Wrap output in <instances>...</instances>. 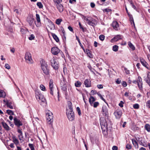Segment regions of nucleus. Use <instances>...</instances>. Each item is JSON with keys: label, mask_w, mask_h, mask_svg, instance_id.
I'll return each instance as SVG.
<instances>
[{"label": "nucleus", "mask_w": 150, "mask_h": 150, "mask_svg": "<svg viewBox=\"0 0 150 150\" xmlns=\"http://www.w3.org/2000/svg\"><path fill=\"white\" fill-rule=\"evenodd\" d=\"M100 124L103 132L110 130L112 128V124L110 121L107 118L105 119L103 118L100 119Z\"/></svg>", "instance_id": "f257e3e1"}, {"label": "nucleus", "mask_w": 150, "mask_h": 150, "mask_svg": "<svg viewBox=\"0 0 150 150\" xmlns=\"http://www.w3.org/2000/svg\"><path fill=\"white\" fill-rule=\"evenodd\" d=\"M35 94L37 100L40 103L41 105H44L46 104L45 98L39 91H35Z\"/></svg>", "instance_id": "f03ea898"}, {"label": "nucleus", "mask_w": 150, "mask_h": 150, "mask_svg": "<svg viewBox=\"0 0 150 150\" xmlns=\"http://www.w3.org/2000/svg\"><path fill=\"white\" fill-rule=\"evenodd\" d=\"M40 63L41 69L43 73L46 75H49V70L47 63L44 60L42 59L40 61Z\"/></svg>", "instance_id": "7ed1b4c3"}, {"label": "nucleus", "mask_w": 150, "mask_h": 150, "mask_svg": "<svg viewBox=\"0 0 150 150\" xmlns=\"http://www.w3.org/2000/svg\"><path fill=\"white\" fill-rule=\"evenodd\" d=\"M84 19L86 21L88 25H90L94 26L95 25H96L97 23V21L95 19L91 17L87 18L85 16L84 17Z\"/></svg>", "instance_id": "20e7f679"}, {"label": "nucleus", "mask_w": 150, "mask_h": 150, "mask_svg": "<svg viewBox=\"0 0 150 150\" xmlns=\"http://www.w3.org/2000/svg\"><path fill=\"white\" fill-rule=\"evenodd\" d=\"M13 122L15 125L17 127V129H20V126H22L23 125L22 121L19 119L15 117L13 119Z\"/></svg>", "instance_id": "39448f33"}, {"label": "nucleus", "mask_w": 150, "mask_h": 150, "mask_svg": "<svg viewBox=\"0 0 150 150\" xmlns=\"http://www.w3.org/2000/svg\"><path fill=\"white\" fill-rule=\"evenodd\" d=\"M25 59L26 62L29 63H32L33 62V59L31 53L29 52H26L25 54Z\"/></svg>", "instance_id": "423d86ee"}, {"label": "nucleus", "mask_w": 150, "mask_h": 150, "mask_svg": "<svg viewBox=\"0 0 150 150\" xmlns=\"http://www.w3.org/2000/svg\"><path fill=\"white\" fill-rule=\"evenodd\" d=\"M67 117L70 121H73L75 118V116L73 111L66 112Z\"/></svg>", "instance_id": "0eeeda50"}, {"label": "nucleus", "mask_w": 150, "mask_h": 150, "mask_svg": "<svg viewBox=\"0 0 150 150\" xmlns=\"http://www.w3.org/2000/svg\"><path fill=\"white\" fill-rule=\"evenodd\" d=\"M51 61V65L53 68L55 69H57L59 66L58 61L54 59Z\"/></svg>", "instance_id": "6e6552de"}, {"label": "nucleus", "mask_w": 150, "mask_h": 150, "mask_svg": "<svg viewBox=\"0 0 150 150\" xmlns=\"http://www.w3.org/2000/svg\"><path fill=\"white\" fill-rule=\"evenodd\" d=\"M46 118L48 121L50 122V123L53 122V114L50 111H48V112L46 113Z\"/></svg>", "instance_id": "1a4fd4ad"}, {"label": "nucleus", "mask_w": 150, "mask_h": 150, "mask_svg": "<svg viewBox=\"0 0 150 150\" xmlns=\"http://www.w3.org/2000/svg\"><path fill=\"white\" fill-rule=\"evenodd\" d=\"M138 140L137 139V140L140 145L145 147H147V146L146 142L144 139H140L139 138H138Z\"/></svg>", "instance_id": "9d476101"}, {"label": "nucleus", "mask_w": 150, "mask_h": 150, "mask_svg": "<svg viewBox=\"0 0 150 150\" xmlns=\"http://www.w3.org/2000/svg\"><path fill=\"white\" fill-rule=\"evenodd\" d=\"M122 39V36L120 35H118L115 36L113 38L111 39L110 40V42H111L112 43L115 42L119 40Z\"/></svg>", "instance_id": "9b49d317"}, {"label": "nucleus", "mask_w": 150, "mask_h": 150, "mask_svg": "<svg viewBox=\"0 0 150 150\" xmlns=\"http://www.w3.org/2000/svg\"><path fill=\"white\" fill-rule=\"evenodd\" d=\"M137 82L138 86L140 90H142L143 84L142 83V78L140 76H139L138 77Z\"/></svg>", "instance_id": "f8f14e48"}, {"label": "nucleus", "mask_w": 150, "mask_h": 150, "mask_svg": "<svg viewBox=\"0 0 150 150\" xmlns=\"http://www.w3.org/2000/svg\"><path fill=\"white\" fill-rule=\"evenodd\" d=\"M102 112L103 115L106 117H108V109L105 106H103L102 107Z\"/></svg>", "instance_id": "ddd939ff"}, {"label": "nucleus", "mask_w": 150, "mask_h": 150, "mask_svg": "<svg viewBox=\"0 0 150 150\" xmlns=\"http://www.w3.org/2000/svg\"><path fill=\"white\" fill-rule=\"evenodd\" d=\"M114 114L117 118H120L122 115L121 111L119 109H117L115 112Z\"/></svg>", "instance_id": "4468645a"}, {"label": "nucleus", "mask_w": 150, "mask_h": 150, "mask_svg": "<svg viewBox=\"0 0 150 150\" xmlns=\"http://www.w3.org/2000/svg\"><path fill=\"white\" fill-rule=\"evenodd\" d=\"M51 52L53 54L56 55L59 52V50L57 47H54L52 48Z\"/></svg>", "instance_id": "2eb2a0df"}, {"label": "nucleus", "mask_w": 150, "mask_h": 150, "mask_svg": "<svg viewBox=\"0 0 150 150\" xmlns=\"http://www.w3.org/2000/svg\"><path fill=\"white\" fill-rule=\"evenodd\" d=\"M72 111H73V110L72 107V103L70 101H69L68 102V106L66 109V112Z\"/></svg>", "instance_id": "dca6fc26"}, {"label": "nucleus", "mask_w": 150, "mask_h": 150, "mask_svg": "<svg viewBox=\"0 0 150 150\" xmlns=\"http://www.w3.org/2000/svg\"><path fill=\"white\" fill-rule=\"evenodd\" d=\"M34 20L33 18L30 16H29L27 17L26 21L28 23L29 25L32 26L33 22Z\"/></svg>", "instance_id": "f3484780"}, {"label": "nucleus", "mask_w": 150, "mask_h": 150, "mask_svg": "<svg viewBox=\"0 0 150 150\" xmlns=\"http://www.w3.org/2000/svg\"><path fill=\"white\" fill-rule=\"evenodd\" d=\"M84 84L86 87H89L91 86V81L89 79H86L84 81Z\"/></svg>", "instance_id": "a211bd4d"}, {"label": "nucleus", "mask_w": 150, "mask_h": 150, "mask_svg": "<svg viewBox=\"0 0 150 150\" xmlns=\"http://www.w3.org/2000/svg\"><path fill=\"white\" fill-rule=\"evenodd\" d=\"M112 26L113 28L116 30H118L119 29V24L116 21L113 22L112 23Z\"/></svg>", "instance_id": "6ab92c4d"}, {"label": "nucleus", "mask_w": 150, "mask_h": 150, "mask_svg": "<svg viewBox=\"0 0 150 150\" xmlns=\"http://www.w3.org/2000/svg\"><path fill=\"white\" fill-rule=\"evenodd\" d=\"M22 129H18L17 130V132L19 134L18 135L19 139L20 140H22L23 139V133L21 131Z\"/></svg>", "instance_id": "aec40b11"}, {"label": "nucleus", "mask_w": 150, "mask_h": 150, "mask_svg": "<svg viewBox=\"0 0 150 150\" xmlns=\"http://www.w3.org/2000/svg\"><path fill=\"white\" fill-rule=\"evenodd\" d=\"M7 102V103L6 105L7 107L11 109H13L14 107L13 102L9 100Z\"/></svg>", "instance_id": "412c9836"}, {"label": "nucleus", "mask_w": 150, "mask_h": 150, "mask_svg": "<svg viewBox=\"0 0 150 150\" xmlns=\"http://www.w3.org/2000/svg\"><path fill=\"white\" fill-rule=\"evenodd\" d=\"M57 8L58 9V11L60 12H62L64 9L63 6L62 5L59 3L56 5Z\"/></svg>", "instance_id": "4be33fe9"}, {"label": "nucleus", "mask_w": 150, "mask_h": 150, "mask_svg": "<svg viewBox=\"0 0 150 150\" xmlns=\"http://www.w3.org/2000/svg\"><path fill=\"white\" fill-rule=\"evenodd\" d=\"M140 62L142 65L146 67L147 68L148 64L145 60L142 58H140Z\"/></svg>", "instance_id": "5701e85b"}, {"label": "nucleus", "mask_w": 150, "mask_h": 150, "mask_svg": "<svg viewBox=\"0 0 150 150\" xmlns=\"http://www.w3.org/2000/svg\"><path fill=\"white\" fill-rule=\"evenodd\" d=\"M95 101V98L92 96L90 97L89 99V102L91 106H93L94 102Z\"/></svg>", "instance_id": "b1692460"}, {"label": "nucleus", "mask_w": 150, "mask_h": 150, "mask_svg": "<svg viewBox=\"0 0 150 150\" xmlns=\"http://www.w3.org/2000/svg\"><path fill=\"white\" fill-rule=\"evenodd\" d=\"M13 141L16 145L17 146L19 144V142L18 139L16 138L15 136H13L12 137Z\"/></svg>", "instance_id": "393cba45"}, {"label": "nucleus", "mask_w": 150, "mask_h": 150, "mask_svg": "<svg viewBox=\"0 0 150 150\" xmlns=\"http://www.w3.org/2000/svg\"><path fill=\"white\" fill-rule=\"evenodd\" d=\"M6 96V93L3 90L0 89V98H5Z\"/></svg>", "instance_id": "a878e982"}, {"label": "nucleus", "mask_w": 150, "mask_h": 150, "mask_svg": "<svg viewBox=\"0 0 150 150\" xmlns=\"http://www.w3.org/2000/svg\"><path fill=\"white\" fill-rule=\"evenodd\" d=\"M132 141L133 144L135 148L138 149L139 147L137 141L135 139H132Z\"/></svg>", "instance_id": "bb28decb"}, {"label": "nucleus", "mask_w": 150, "mask_h": 150, "mask_svg": "<svg viewBox=\"0 0 150 150\" xmlns=\"http://www.w3.org/2000/svg\"><path fill=\"white\" fill-rule=\"evenodd\" d=\"M144 81L146 83L147 82H150V72H148L147 77L144 78Z\"/></svg>", "instance_id": "cd10ccee"}, {"label": "nucleus", "mask_w": 150, "mask_h": 150, "mask_svg": "<svg viewBox=\"0 0 150 150\" xmlns=\"http://www.w3.org/2000/svg\"><path fill=\"white\" fill-rule=\"evenodd\" d=\"M2 124L3 127L6 130L8 131L10 130V128L5 122H2Z\"/></svg>", "instance_id": "c85d7f7f"}, {"label": "nucleus", "mask_w": 150, "mask_h": 150, "mask_svg": "<svg viewBox=\"0 0 150 150\" xmlns=\"http://www.w3.org/2000/svg\"><path fill=\"white\" fill-rule=\"evenodd\" d=\"M128 45L129 47L133 50H135V47L134 46L131 42H128Z\"/></svg>", "instance_id": "c756f323"}, {"label": "nucleus", "mask_w": 150, "mask_h": 150, "mask_svg": "<svg viewBox=\"0 0 150 150\" xmlns=\"http://www.w3.org/2000/svg\"><path fill=\"white\" fill-rule=\"evenodd\" d=\"M81 84V83L79 81H76L74 83L75 86L76 87H80Z\"/></svg>", "instance_id": "7c9ffc66"}, {"label": "nucleus", "mask_w": 150, "mask_h": 150, "mask_svg": "<svg viewBox=\"0 0 150 150\" xmlns=\"http://www.w3.org/2000/svg\"><path fill=\"white\" fill-rule=\"evenodd\" d=\"M52 35L54 38V40L57 42H58L59 41V38L57 37V36L54 33H52Z\"/></svg>", "instance_id": "2f4dec72"}, {"label": "nucleus", "mask_w": 150, "mask_h": 150, "mask_svg": "<svg viewBox=\"0 0 150 150\" xmlns=\"http://www.w3.org/2000/svg\"><path fill=\"white\" fill-rule=\"evenodd\" d=\"M129 1L130 3V4L131 5L132 7L134 9L137 11V8L136 6L134 4L132 1V0H130Z\"/></svg>", "instance_id": "473e14b6"}, {"label": "nucleus", "mask_w": 150, "mask_h": 150, "mask_svg": "<svg viewBox=\"0 0 150 150\" xmlns=\"http://www.w3.org/2000/svg\"><path fill=\"white\" fill-rule=\"evenodd\" d=\"M86 51L87 53L88 56L90 58H92L93 55L90 51L88 49H86Z\"/></svg>", "instance_id": "72a5a7b5"}, {"label": "nucleus", "mask_w": 150, "mask_h": 150, "mask_svg": "<svg viewBox=\"0 0 150 150\" xmlns=\"http://www.w3.org/2000/svg\"><path fill=\"white\" fill-rule=\"evenodd\" d=\"M67 82L66 81V79L63 77V79L61 81V82L60 83L61 85H66Z\"/></svg>", "instance_id": "f704fd0d"}, {"label": "nucleus", "mask_w": 150, "mask_h": 150, "mask_svg": "<svg viewBox=\"0 0 150 150\" xmlns=\"http://www.w3.org/2000/svg\"><path fill=\"white\" fill-rule=\"evenodd\" d=\"M128 16L129 17V20L130 21H132V22L133 23V25L134 26H135V24L134 22V19L132 15L131 14H130L129 13H128Z\"/></svg>", "instance_id": "c9c22d12"}, {"label": "nucleus", "mask_w": 150, "mask_h": 150, "mask_svg": "<svg viewBox=\"0 0 150 150\" xmlns=\"http://www.w3.org/2000/svg\"><path fill=\"white\" fill-rule=\"evenodd\" d=\"M53 81L52 79L50 80L49 83L50 89H53Z\"/></svg>", "instance_id": "e433bc0d"}, {"label": "nucleus", "mask_w": 150, "mask_h": 150, "mask_svg": "<svg viewBox=\"0 0 150 150\" xmlns=\"http://www.w3.org/2000/svg\"><path fill=\"white\" fill-rule=\"evenodd\" d=\"M146 130L148 132H150V125L149 124H146L144 127Z\"/></svg>", "instance_id": "4c0bfd02"}, {"label": "nucleus", "mask_w": 150, "mask_h": 150, "mask_svg": "<svg viewBox=\"0 0 150 150\" xmlns=\"http://www.w3.org/2000/svg\"><path fill=\"white\" fill-rule=\"evenodd\" d=\"M61 89L63 91H66L67 90V86L66 85H61Z\"/></svg>", "instance_id": "58836bf2"}, {"label": "nucleus", "mask_w": 150, "mask_h": 150, "mask_svg": "<svg viewBox=\"0 0 150 150\" xmlns=\"http://www.w3.org/2000/svg\"><path fill=\"white\" fill-rule=\"evenodd\" d=\"M118 47L117 45H115L113 47L112 50L115 52H117L118 51Z\"/></svg>", "instance_id": "ea45409f"}, {"label": "nucleus", "mask_w": 150, "mask_h": 150, "mask_svg": "<svg viewBox=\"0 0 150 150\" xmlns=\"http://www.w3.org/2000/svg\"><path fill=\"white\" fill-rule=\"evenodd\" d=\"M6 112L7 113H8V115H14V112H13V111L11 110H7L6 111Z\"/></svg>", "instance_id": "a19ab883"}, {"label": "nucleus", "mask_w": 150, "mask_h": 150, "mask_svg": "<svg viewBox=\"0 0 150 150\" xmlns=\"http://www.w3.org/2000/svg\"><path fill=\"white\" fill-rule=\"evenodd\" d=\"M37 5L40 8H42L43 7L42 4L40 2H38L37 4Z\"/></svg>", "instance_id": "79ce46f5"}, {"label": "nucleus", "mask_w": 150, "mask_h": 150, "mask_svg": "<svg viewBox=\"0 0 150 150\" xmlns=\"http://www.w3.org/2000/svg\"><path fill=\"white\" fill-rule=\"evenodd\" d=\"M62 20L61 18H59L57 19L56 20V23L57 25H59L60 24L61 22L62 21Z\"/></svg>", "instance_id": "37998d69"}, {"label": "nucleus", "mask_w": 150, "mask_h": 150, "mask_svg": "<svg viewBox=\"0 0 150 150\" xmlns=\"http://www.w3.org/2000/svg\"><path fill=\"white\" fill-rule=\"evenodd\" d=\"M28 146L30 149L31 150H35L34 145L33 144H29Z\"/></svg>", "instance_id": "c03bdc74"}, {"label": "nucleus", "mask_w": 150, "mask_h": 150, "mask_svg": "<svg viewBox=\"0 0 150 150\" xmlns=\"http://www.w3.org/2000/svg\"><path fill=\"white\" fill-rule=\"evenodd\" d=\"M40 88L41 90L42 91H45L46 90L45 87L44 85L42 84H41L40 86Z\"/></svg>", "instance_id": "a18cd8bd"}, {"label": "nucleus", "mask_w": 150, "mask_h": 150, "mask_svg": "<svg viewBox=\"0 0 150 150\" xmlns=\"http://www.w3.org/2000/svg\"><path fill=\"white\" fill-rule=\"evenodd\" d=\"M105 38V36L103 35H101L99 36V38L101 41H103L104 40Z\"/></svg>", "instance_id": "49530a36"}, {"label": "nucleus", "mask_w": 150, "mask_h": 150, "mask_svg": "<svg viewBox=\"0 0 150 150\" xmlns=\"http://www.w3.org/2000/svg\"><path fill=\"white\" fill-rule=\"evenodd\" d=\"M35 23L37 27H39L41 26V24L40 21H37V22H35Z\"/></svg>", "instance_id": "de8ad7c7"}, {"label": "nucleus", "mask_w": 150, "mask_h": 150, "mask_svg": "<svg viewBox=\"0 0 150 150\" xmlns=\"http://www.w3.org/2000/svg\"><path fill=\"white\" fill-rule=\"evenodd\" d=\"M124 68L125 73H126V74H130L129 71V70H128L127 69V68H126L125 67H124Z\"/></svg>", "instance_id": "09e8293b"}, {"label": "nucleus", "mask_w": 150, "mask_h": 150, "mask_svg": "<svg viewBox=\"0 0 150 150\" xmlns=\"http://www.w3.org/2000/svg\"><path fill=\"white\" fill-rule=\"evenodd\" d=\"M93 104V107L95 108H96L99 105V103L98 102H95Z\"/></svg>", "instance_id": "8fccbe9b"}, {"label": "nucleus", "mask_w": 150, "mask_h": 150, "mask_svg": "<svg viewBox=\"0 0 150 150\" xmlns=\"http://www.w3.org/2000/svg\"><path fill=\"white\" fill-rule=\"evenodd\" d=\"M36 19L37 21H40V19L39 15L38 14H36Z\"/></svg>", "instance_id": "3c124183"}, {"label": "nucleus", "mask_w": 150, "mask_h": 150, "mask_svg": "<svg viewBox=\"0 0 150 150\" xmlns=\"http://www.w3.org/2000/svg\"><path fill=\"white\" fill-rule=\"evenodd\" d=\"M133 107L134 109H138L139 108V105L138 104H135L133 105Z\"/></svg>", "instance_id": "603ef678"}, {"label": "nucleus", "mask_w": 150, "mask_h": 150, "mask_svg": "<svg viewBox=\"0 0 150 150\" xmlns=\"http://www.w3.org/2000/svg\"><path fill=\"white\" fill-rule=\"evenodd\" d=\"M35 38V36L34 35L31 34L29 37V39L30 40H34Z\"/></svg>", "instance_id": "864d4df0"}, {"label": "nucleus", "mask_w": 150, "mask_h": 150, "mask_svg": "<svg viewBox=\"0 0 150 150\" xmlns=\"http://www.w3.org/2000/svg\"><path fill=\"white\" fill-rule=\"evenodd\" d=\"M76 110L79 115V116H80L81 115V113L79 108V107H77L76 108Z\"/></svg>", "instance_id": "5fc2aeb1"}, {"label": "nucleus", "mask_w": 150, "mask_h": 150, "mask_svg": "<svg viewBox=\"0 0 150 150\" xmlns=\"http://www.w3.org/2000/svg\"><path fill=\"white\" fill-rule=\"evenodd\" d=\"M103 11L104 12L108 13L109 12H111V10L108 8H106L104 9L103 10Z\"/></svg>", "instance_id": "6e6d98bb"}, {"label": "nucleus", "mask_w": 150, "mask_h": 150, "mask_svg": "<svg viewBox=\"0 0 150 150\" xmlns=\"http://www.w3.org/2000/svg\"><path fill=\"white\" fill-rule=\"evenodd\" d=\"M146 106L149 108H150V100H148L146 103Z\"/></svg>", "instance_id": "4d7b16f0"}, {"label": "nucleus", "mask_w": 150, "mask_h": 150, "mask_svg": "<svg viewBox=\"0 0 150 150\" xmlns=\"http://www.w3.org/2000/svg\"><path fill=\"white\" fill-rule=\"evenodd\" d=\"M126 148L129 149L132 148V147L131 145L127 144L126 145Z\"/></svg>", "instance_id": "13d9d810"}, {"label": "nucleus", "mask_w": 150, "mask_h": 150, "mask_svg": "<svg viewBox=\"0 0 150 150\" xmlns=\"http://www.w3.org/2000/svg\"><path fill=\"white\" fill-rule=\"evenodd\" d=\"M5 67L8 69H10L11 67L10 66H9V65L8 64H6L5 66Z\"/></svg>", "instance_id": "bf43d9fd"}, {"label": "nucleus", "mask_w": 150, "mask_h": 150, "mask_svg": "<svg viewBox=\"0 0 150 150\" xmlns=\"http://www.w3.org/2000/svg\"><path fill=\"white\" fill-rule=\"evenodd\" d=\"M123 104H124L123 102L122 101H121L120 102V103H119V105L121 108H122L123 106Z\"/></svg>", "instance_id": "052dcab7"}, {"label": "nucleus", "mask_w": 150, "mask_h": 150, "mask_svg": "<svg viewBox=\"0 0 150 150\" xmlns=\"http://www.w3.org/2000/svg\"><path fill=\"white\" fill-rule=\"evenodd\" d=\"M53 1L55 3H56L57 4L60 3L62 1L61 0H53Z\"/></svg>", "instance_id": "680f3d73"}, {"label": "nucleus", "mask_w": 150, "mask_h": 150, "mask_svg": "<svg viewBox=\"0 0 150 150\" xmlns=\"http://www.w3.org/2000/svg\"><path fill=\"white\" fill-rule=\"evenodd\" d=\"M79 26L80 28L81 29L83 32H84V29L83 28L81 25V23L80 22H79Z\"/></svg>", "instance_id": "e2e57ef3"}, {"label": "nucleus", "mask_w": 150, "mask_h": 150, "mask_svg": "<svg viewBox=\"0 0 150 150\" xmlns=\"http://www.w3.org/2000/svg\"><path fill=\"white\" fill-rule=\"evenodd\" d=\"M97 88L99 89H102L103 88V86L102 84H98L97 85Z\"/></svg>", "instance_id": "0e129e2a"}, {"label": "nucleus", "mask_w": 150, "mask_h": 150, "mask_svg": "<svg viewBox=\"0 0 150 150\" xmlns=\"http://www.w3.org/2000/svg\"><path fill=\"white\" fill-rule=\"evenodd\" d=\"M122 85L124 87H126L127 86V84L126 82L123 81L122 83Z\"/></svg>", "instance_id": "69168bd1"}, {"label": "nucleus", "mask_w": 150, "mask_h": 150, "mask_svg": "<svg viewBox=\"0 0 150 150\" xmlns=\"http://www.w3.org/2000/svg\"><path fill=\"white\" fill-rule=\"evenodd\" d=\"M112 150H117L118 148L116 146H113L112 147Z\"/></svg>", "instance_id": "338daca9"}, {"label": "nucleus", "mask_w": 150, "mask_h": 150, "mask_svg": "<svg viewBox=\"0 0 150 150\" xmlns=\"http://www.w3.org/2000/svg\"><path fill=\"white\" fill-rule=\"evenodd\" d=\"M91 92L93 93V95L97 93L96 91V90H92Z\"/></svg>", "instance_id": "774afa93"}]
</instances>
